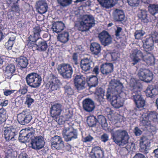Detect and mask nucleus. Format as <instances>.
Returning a JSON list of instances; mask_svg holds the SVG:
<instances>
[{"instance_id":"bf43d9fd","label":"nucleus","mask_w":158,"mask_h":158,"mask_svg":"<svg viewBox=\"0 0 158 158\" xmlns=\"http://www.w3.org/2000/svg\"><path fill=\"white\" fill-rule=\"evenodd\" d=\"M28 87L25 85L24 86H23L19 90V92L21 93L22 94L24 95L28 91Z\"/></svg>"},{"instance_id":"cd10ccee","label":"nucleus","mask_w":158,"mask_h":158,"mask_svg":"<svg viewBox=\"0 0 158 158\" xmlns=\"http://www.w3.org/2000/svg\"><path fill=\"white\" fill-rule=\"evenodd\" d=\"M114 19L116 22H124L125 17L123 10L116 9L114 16Z\"/></svg>"},{"instance_id":"49530a36","label":"nucleus","mask_w":158,"mask_h":158,"mask_svg":"<svg viewBox=\"0 0 158 158\" xmlns=\"http://www.w3.org/2000/svg\"><path fill=\"white\" fill-rule=\"evenodd\" d=\"M116 95L111 88L107 89L106 94V98L107 100L111 101L113 97Z\"/></svg>"},{"instance_id":"dca6fc26","label":"nucleus","mask_w":158,"mask_h":158,"mask_svg":"<svg viewBox=\"0 0 158 158\" xmlns=\"http://www.w3.org/2000/svg\"><path fill=\"white\" fill-rule=\"evenodd\" d=\"M89 158H103L104 152L101 147L97 146L92 148L89 153Z\"/></svg>"},{"instance_id":"6e6552de","label":"nucleus","mask_w":158,"mask_h":158,"mask_svg":"<svg viewBox=\"0 0 158 158\" xmlns=\"http://www.w3.org/2000/svg\"><path fill=\"white\" fill-rule=\"evenodd\" d=\"M69 127H65L63 130L62 134L65 141L69 142L77 138L78 132L77 129L73 128L70 130Z\"/></svg>"},{"instance_id":"393cba45","label":"nucleus","mask_w":158,"mask_h":158,"mask_svg":"<svg viewBox=\"0 0 158 158\" xmlns=\"http://www.w3.org/2000/svg\"><path fill=\"white\" fill-rule=\"evenodd\" d=\"M111 88L115 95L122 96L123 94H125L123 91L124 88L123 84L119 82L114 84Z\"/></svg>"},{"instance_id":"f257e3e1","label":"nucleus","mask_w":158,"mask_h":158,"mask_svg":"<svg viewBox=\"0 0 158 158\" xmlns=\"http://www.w3.org/2000/svg\"><path fill=\"white\" fill-rule=\"evenodd\" d=\"M35 131L32 127H27L23 129L19 132V139L23 143L29 142L30 140L31 148L35 150H39L44 145V138L42 136H34Z\"/></svg>"},{"instance_id":"f8f14e48","label":"nucleus","mask_w":158,"mask_h":158,"mask_svg":"<svg viewBox=\"0 0 158 158\" xmlns=\"http://www.w3.org/2000/svg\"><path fill=\"white\" fill-rule=\"evenodd\" d=\"M32 118L31 116L26 110L23 111L18 114L17 119L19 122L22 125H24L29 123Z\"/></svg>"},{"instance_id":"4d7b16f0","label":"nucleus","mask_w":158,"mask_h":158,"mask_svg":"<svg viewBox=\"0 0 158 158\" xmlns=\"http://www.w3.org/2000/svg\"><path fill=\"white\" fill-rule=\"evenodd\" d=\"M122 30L121 27H117V29L115 31V35L116 38L118 39L121 38L120 33Z\"/></svg>"},{"instance_id":"69168bd1","label":"nucleus","mask_w":158,"mask_h":158,"mask_svg":"<svg viewBox=\"0 0 158 158\" xmlns=\"http://www.w3.org/2000/svg\"><path fill=\"white\" fill-rule=\"evenodd\" d=\"M14 14L15 12L13 10L9 9L7 12V15L9 18L11 19L14 16Z\"/></svg>"},{"instance_id":"473e14b6","label":"nucleus","mask_w":158,"mask_h":158,"mask_svg":"<svg viewBox=\"0 0 158 158\" xmlns=\"http://www.w3.org/2000/svg\"><path fill=\"white\" fill-rule=\"evenodd\" d=\"M143 60L148 66L153 65L155 63V60L154 56L150 53L144 55Z\"/></svg>"},{"instance_id":"412c9836","label":"nucleus","mask_w":158,"mask_h":158,"mask_svg":"<svg viewBox=\"0 0 158 158\" xmlns=\"http://www.w3.org/2000/svg\"><path fill=\"white\" fill-rule=\"evenodd\" d=\"M73 116V114L71 113L69 110L66 111L64 115L59 116L56 119H54L59 125L64 124L66 121H68L71 119Z\"/></svg>"},{"instance_id":"ea45409f","label":"nucleus","mask_w":158,"mask_h":158,"mask_svg":"<svg viewBox=\"0 0 158 158\" xmlns=\"http://www.w3.org/2000/svg\"><path fill=\"white\" fill-rule=\"evenodd\" d=\"M105 90L101 87H97L95 90V94L97 95L98 98L102 101L104 99L105 95Z\"/></svg>"},{"instance_id":"774afa93","label":"nucleus","mask_w":158,"mask_h":158,"mask_svg":"<svg viewBox=\"0 0 158 158\" xmlns=\"http://www.w3.org/2000/svg\"><path fill=\"white\" fill-rule=\"evenodd\" d=\"M73 62L75 64H77L78 56L77 53H74L73 55Z\"/></svg>"},{"instance_id":"a878e982","label":"nucleus","mask_w":158,"mask_h":158,"mask_svg":"<svg viewBox=\"0 0 158 158\" xmlns=\"http://www.w3.org/2000/svg\"><path fill=\"white\" fill-rule=\"evenodd\" d=\"M64 27V24L62 21L54 22L52 24V29L53 32L58 33L63 31Z\"/></svg>"},{"instance_id":"2f4dec72","label":"nucleus","mask_w":158,"mask_h":158,"mask_svg":"<svg viewBox=\"0 0 158 158\" xmlns=\"http://www.w3.org/2000/svg\"><path fill=\"white\" fill-rule=\"evenodd\" d=\"M16 70V68L14 64H8L6 67L4 73L8 78H10L14 75Z\"/></svg>"},{"instance_id":"c9c22d12","label":"nucleus","mask_w":158,"mask_h":158,"mask_svg":"<svg viewBox=\"0 0 158 158\" xmlns=\"http://www.w3.org/2000/svg\"><path fill=\"white\" fill-rule=\"evenodd\" d=\"M87 82L90 88L95 87L98 84V78L97 76L92 75L89 77Z\"/></svg>"},{"instance_id":"a19ab883","label":"nucleus","mask_w":158,"mask_h":158,"mask_svg":"<svg viewBox=\"0 0 158 158\" xmlns=\"http://www.w3.org/2000/svg\"><path fill=\"white\" fill-rule=\"evenodd\" d=\"M87 123L89 127H93L96 126L97 123V119L95 116H94L88 117Z\"/></svg>"},{"instance_id":"72a5a7b5","label":"nucleus","mask_w":158,"mask_h":158,"mask_svg":"<svg viewBox=\"0 0 158 158\" xmlns=\"http://www.w3.org/2000/svg\"><path fill=\"white\" fill-rule=\"evenodd\" d=\"M48 46L47 41L43 40L36 44V50L39 52H44L47 49Z\"/></svg>"},{"instance_id":"aec40b11","label":"nucleus","mask_w":158,"mask_h":158,"mask_svg":"<svg viewBox=\"0 0 158 158\" xmlns=\"http://www.w3.org/2000/svg\"><path fill=\"white\" fill-rule=\"evenodd\" d=\"M144 56L141 51L137 49H135L131 55V57L133 63L132 64L135 65L140 61L141 59H143Z\"/></svg>"},{"instance_id":"1a4fd4ad","label":"nucleus","mask_w":158,"mask_h":158,"mask_svg":"<svg viewBox=\"0 0 158 158\" xmlns=\"http://www.w3.org/2000/svg\"><path fill=\"white\" fill-rule=\"evenodd\" d=\"M139 79L146 82H149L153 79V74L149 70L146 69H140L138 73Z\"/></svg>"},{"instance_id":"4c0bfd02","label":"nucleus","mask_w":158,"mask_h":158,"mask_svg":"<svg viewBox=\"0 0 158 158\" xmlns=\"http://www.w3.org/2000/svg\"><path fill=\"white\" fill-rule=\"evenodd\" d=\"M97 122L101 125L103 130H106L107 129L108 124L105 117L101 115H98L97 119Z\"/></svg>"},{"instance_id":"338daca9","label":"nucleus","mask_w":158,"mask_h":158,"mask_svg":"<svg viewBox=\"0 0 158 158\" xmlns=\"http://www.w3.org/2000/svg\"><path fill=\"white\" fill-rule=\"evenodd\" d=\"M134 132L135 135L136 136H139L142 134V131L139 129L138 127H135Z\"/></svg>"},{"instance_id":"052dcab7","label":"nucleus","mask_w":158,"mask_h":158,"mask_svg":"<svg viewBox=\"0 0 158 158\" xmlns=\"http://www.w3.org/2000/svg\"><path fill=\"white\" fill-rule=\"evenodd\" d=\"M94 138L92 136L90 135H89L83 138L82 140L84 142L86 143L91 141Z\"/></svg>"},{"instance_id":"7ed1b4c3","label":"nucleus","mask_w":158,"mask_h":158,"mask_svg":"<svg viewBox=\"0 0 158 158\" xmlns=\"http://www.w3.org/2000/svg\"><path fill=\"white\" fill-rule=\"evenodd\" d=\"M111 138L115 144L122 147L128 142L129 136L127 131L124 130H118L111 133Z\"/></svg>"},{"instance_id":"0eeeda50","label":"nucleus","mask_w":158,"mask_h":158,"mask_svg":"<svg viewBox=\"0 0 158 158\" xmlns=\"http://www.w3.org/2000/svg\"><path fill=\"white\" fill-rule=\"evenodd\" d=\"M59 73L64 78H70L73 72V70L70 64L63 63L59 65L57 68Z\"/></svg>"},{"instance_id":"20e7f679","label":"nucleus","mask_w":158,"mask_h":158,"mask_svg":"<svg viewBox=\"0 0 158 158\" xmlns=\"http://www.w3.org/2000/svg\"><path fill=\"white\" fill-rule=\"evenodd\" d=\"M132 86L131 89L132 91L134 101L136 106L138 108L143 107L145 105V101L142 97L141 91L139 90L140 87L137 85V83H135L133 85L130 84Z\"/></svg>"},{"instance_id":"5fc2aeb1","label":"nucleus","mask_w":158,"mask_h":158,"mask_svg":"<svg viewBox=\"0 0 158 158\" xmlns=\"http://www.w3.org/2000/svg\"><path fill=\"white\" fill-rule=\"evenodd\" d=\"M147 11L146 10H141L140 13L139 14V17L143 20L147 19Z\"/></svg>"},{"instance_id":"9d476101","label":"nucleus","mask_w":158,"mask_h":158,"mask_svg":"<svg viewBox=\"0 0 158 158\" xmlns=\"http://www.w3.org/2000/svg\"><path fill=\"white\" fill-rule=\"evenodd\" d=\"M114 69V65L111 63H103L100 66V71L104 77H109L111 76L113 72Z\"/></svg>"},{"instance_id":"4468645a","label":"nucleus","mask_w":158,"mask_h":158,"mask_svg":"<svg viewBox=\"0 0 158 158\" xmlns=\"http://www.w3.org/2000/svg\"><path fill=\"white\" fill-rule=\"evenodd\" d=\"M98 37L101 43L104 46L109 45L112 42V38L108 32L104 30L99 34Z\"/></svg>"},{"instance_id":"680f3d73","label":"nucleus","mask_w":158,"mask_h":158,"mask_svg":"<svg viewBox=\"0 0 158 158\" xmlns=\"http://www.w3.org/2000/svg\"><path fill=\"white\" fill-rule=\"evenodd\" d=\"M144 44L150 45H153L154 40L152 38L149 37L146 38Z\"/></svg>"},{"instance_id":"de8ad7c7","label":"nucleus","mask_w":158,"mask_h":158,"mask_svg":"<svg viewBox=\"0 0 158 158\" xmlns=\"http://www.w3.org/2000/svg\"><path fill=\"white\" fill-rule=\"evenodd\" d=\"M34 102V100L31 98V96L29 94H27L25 96V101L24 104L29 107Z\"/></svg>"},{"instance_id":"7c9ffc66","label":"nucleus","mask_w":158,"mask_h":158,"mask_svg":"<svg viewBox=\"0 0 158 158\" xmlns=\"http://www.w3.org/2000/svg\"><path fill=\"white\" fill-rule=\"evenodd\" d=\"M16 61L19 67L23 69L27 68L28 64V61L27 58L24 56H21L16 58Z\"/></svg>"},{"instance_id":"09e8293b","label":"nucleus","mask_w":158,"mask_h":158,"mask_svg":"<svg viewBox=\"0 0 158 158\" xmlns=\"http://www.w3.org/2000/svg\"><path fill=\"white\" fill-rule=\"evenodd\" d=\"M58 4L60 6L65 7L71 4L72 0H57Z\"/></svg>"},{"instance_id":"6e6d98bb","label":"nucleus","mask_w":158,"mask_h":158,"mask_svg":"<svg viewBox=\"0 0 158 158\" xmlns=\"http://www.w3.org/2000/svg\"><path fill=\"white\" fill-rule=\"evenodd\" d=\"M153 45H151L149 44H144L143 45V47L145 51L148 52L153 50Z\"/></svg>"},{"instance_id":"f3484780","label":"nucleus","mask_w":158,"mask_h":158,"mask_svg":"<svg viewBox=\"0 0 158 158\" xmlns=\"http://www.w3.org/2000/svg\"><path fill=\"white\" fill-rule=\"evenodd\" d=\"M49 83V89L53 91L57 90L59 88L61 82L56 75L52 74Z\"/></svg>"},{"instance_id":"a211bd4d","label":"nucleus","mask_w":158,"mask_h":158,"mask_svg":"<svg viewBox=\"0 0 158 158\" xmlns=\"http://www.w3.org/2000/svg\"><path fill=\"white\" fill-rule=\"evenodd\" d=\"M82 105L84 110L88 112L92 111L95 107L94 101L89 98L84 99L82 101Z\"/></svg>"},{"instance_id":"79ce46f5","label":"nucleus","mask_w":158,"mask_h":158,"mask_svg":"<svg viewBox=\"0 0 158 158\" xmlns=\"http://www.w3.org/2000/svg\"><path fill=\"white\" fill-rule=\"evenodd\" d=\"M148 8L149 12L152 15H154L158 13V5L150 4Z\"/></svg>"},{"instance_id":"423d86ee","label":"nucleus","mask_w":158,"mask_h":158,"mask_svg":"<svg viewBox=\"0 0 158 158\" xmlns=\"http://www.w3.org/2000/svg\"><path fill=\"white\" fill-rule=\"evenodd\" d=\"M158 114L155 111H151L149 113H143L140 118L141 123L144 126H150L152 121L153 122L157 120Z\"/></svg>"},{"instance_id":"39448f33","label":"nucleus","mask_w":158,"mask_h":158,"mask_svg":"<svg viewBox=\"0 0 158 158\" xmlns=\"http://www.w3.org/2000/svg\"><path fill=\"white\" fill-rule=\"evenodd\" d=\"M27 85L32 88L39 87L42 79L41 76L36 73L32 72L27 74L25 78Z\"/></svg>"},{"instance_id":"4be33fe9","label":"nucleus","mask_w":158,"mask_h":158,"mask_svg":"<svg viewBox=\"0 0 158 158\" xmlns=\"http://www.w3.org/2000/svg\"><path fill=\"white\" fill-rule=\"evenodd\" d=\"M36 8L38 13L41 14H44L47 11L48 5L44 1L40 0L37 2Z\"/></svg>"},{"instance_id":"0e129e2a","label":"nucleus","mask_w":158,"mask_h":158,"mask_svg":"<svg viewBox=\"0 0 158 158\" xmlns=\"http://www.w3.org/2000/svg\"><path fill=\"white\" fill-rule=\"evenodd\" d=\"M15 91L14 90L5 89L4 90L3 94L4 95L7 96L14 93Z\"/></svg>"},{"instance_id":"c85d7f7f","label":"nucleus","mask_w":158,"mask_h":158,"mask_svg":"<svg viewBox=\"0 0 158 158\" xmlns=\"http://www.w3.org/2000/svg\"><path fill=\"white\" fill-rule=\"evenodd\" d=\"M90 49L92 54L95 56H98L101 52V47L99 44L93 42L90 44Z\"/></svg>"},{"instance_id":"ddd939ff","label":"nucleus","mask_w":158,"mask_h":158,"mask_svg":"<svg viewBox=\"0 0 158 158\" xmlns=\"http://www.w3.org/2000/svg\"><path fill=\"white\" fill-rule=\"evenodd\" d=\"M86 79L81 75H76L74 79V82L75 86L78 90H81L85 88Z\"/></svg>"},{"instance_id":"864d4df0","label":"nucleus","mask_w":158,"mask_h":158,"mask_svg":"<svg viewBox=\"0 0 158 158\" xmlns=\"http://www.w3.org/2000/svg\"><path fill=\"white\" fill-rule=\"evenodd\" d=\"M127 2L131 6H136L139 5L140 0H127Z\"/></svg>"},{"instance_id":"e433bc0d","label":"nucleus","mask_w":158,"mask_h":158,"mask_svg":"<svg viewBox=\"0 0 158 158\" xmlns=\"http://www.w3.org/2000/svg\"><path fill=\"white\" fill-rule=\"evenodd\" d=\"M69 35L68 32L64 31L58 34L57 39L61 43H65L69 40Z\"/></svg>"},{"instance_id":"c756f323","label":"nucleus","mask_w":158,"mask_h":158,"mask_svg":"<svg viewBox=\"0 0 158 158\" xmlns=\"http://www.w3.org/2000/svg\"><path fill=\"white\" fill-rule=\"evenodd\" d=\"M146 96L147 97L152 98L158 94L157 89L152 85H149L145 91Z\"/></svg>"},{"instance_id":"5701e85b","label":"nucleus","mask_w":158,"mask_h":158,"mask_svg":"<svg viewBox=\"0 0 158 158\" xmlns=\"http://www.w3.org/2000/svg\"><path fill=\"white\" fill-rule=\"evenodd\" d=\"M123 98L121 96L116 95L113 97L111 104L112 106L116 108H119L123 106Z\"/></svg>"},{"instance_id":"f704fd0d","label":"nucleus","mask_w":158,"mask_h":158,"mask_svg":"<svg viewBox=\"0 0 158 158\" xmlns=\"http://www.w3.org/2000/svg\"><path fill=\"white\" fill-rule=\"evenodd\" d=\"M118 0H97L99 4L103 7H108L110 6H113Z\"/></svg>"},{"instance_id":"bb28decb","label":"nucleus","mask_w":158,"mask_h":158,"mask_svg":"<svg viewBox=\"0 0 158 158\" xmlns=\"http://www.w3.org/2000/svg\"><path fill=\"white\" fill-rule=\"evenodd\" d=\"M92 61L88 58L82 59L81 61L80 66L81 68L85 72L89 71L91 67Z\"/></svg>"},{"instance_id":"c03bdc74","label":"nucleus","mask_w":158,"mask_h":158,"mask_svg":"<svg viewBox=\"0 0 158 158\" xmlns=\"http://www.w3.org/2000/svg\"><path fill=\"white\" fill-rule=\"evenodd\" d=\"M35 43L31 42V40L27 38L26 40L25 46L30 49H31L33 51L36 50V44Z\"/></svg>"},{"instance_id":"e2e57ef3","label":"nucleus","mask_w":158,"mask_h":158,"mask_svg":"<svg viewBox=\"0 0 158 158\" xmlns=\"http://www.w3.org/2000/svg\"><path fill=\"white\" fill-rule=\"evenodd\" d=\"M109 139V136L106 133H104L101 136V141L104 142L107 141Z\"/></svg>"},{"instance_id":"f03ea898","label":"nucleus","mask_w":158,"mask_h":158,"mask_svg":"<svg viewBox=\"0 0 158 158\" xmlns=\"http://www.w3.org/2000/svg\"><path fill=\"white\" fill-rule=\"evenodd\" d=\"M95 21L94 18L92 15H84L81 18L79 23L76 24L75 26L79 31L86 32L94 26Z\"/></svg>"},{"instance_id":"a18cd8bd","label":"nucleus","mask_w":158,"mask_h":158,"mask_svg":"<svg viewBox=\"0 0 158 158\" xmlns=\"http://www.w3.org/2000/svg\"><path fill=\"white\" fill-rule=\"evenodd\" d=\"M64 94L68 98L73 94L74 93V90L70 86L65 85L64 87Z\"/></svg>"},{"instance_id":"603ef678","label":"nucleus","mask_w":158,"mask_h":158,"mask_svg":"<svg viewBox=\"0 0 158 158\" xmlns=\"http://www.w3.org/2000/svg\"><path fill=\"white\" fill-rule=\"evenodd\" d=\"M19 0H17L15 3H13V5L11 6V9L14 10V12H19L20 10L19 5L16 4Z\"/></svg>"},{"instance_id":"8fccbe9b","label":"nucleus","mask_w":158,"mask_h":158,"mask_svg":"<svg viewBox=\"0 0 158 158\" xmlns=\"http://www.w3.org/2000/svg\"><path fill=\"white\" fill-rule=\"evenodd\" d=\"M27 38L31 40V42L35 43L39 39H41L40 38V35L35 34L34 33L33 35H30Z\"/></svg>"},{"instance_id":"b1692460","label":"nucleus","mask_w":158,"mask_h":158,"mask_svg":"<svg viewBox=\"0 0 158 158\" xmlns=\"http://www.w3.org/2000/svg\"><path fill=\"white\" fill-rule=\"evenodd\" d=\"M150 142L149 140L145 137H142L140 140V146L141 151L147 153L150 145Z\"/></svg>"},{"instance_id":"13d9d810","label":"nucleus","mask_w":158,"mask_h":158,"mask_svg":"<svg viewBox=\"0 0 158 158\" xmlns=\"http://www.w3.org/2000/svg\"><path fill=\"white\" fill-rule=\"evenodd\" d=\"M41 31V30L39 26H35L33 29V32L35 34L40 35Z\"/></svg>"},{"instance_id":"6ab92c4d","label":"nucleus","mask_w":158,"mask_h":158,"mask_svg":"<svg viewBox=\"0 0 158 158\" xmlns=\"http://www.w3.org/2000/svg\"><path fill=\"white\" fill-rule=\"evenodd\" d=\"M62 105L56 103L52 105L50 108V115L53 119H56L59 117L62 111Z\"/></svg>"},{"instance_id":"3c124183","label":"nucleus","mask_w":158,"mask_h":158,"mask_svg":"<svg viewBox=\"0 0 158 158\" xmlns=\"http://www.w3.org/2000/svg\"><path fill=\"white\" fill-rule=\"evenodd\" d=\"M144 32L142 30L136 31L135 33V36L136 39H140L142 38L144 34Z\"/></svg>"},{"instance_id":"37998d69","label":"nucleus","mask_w":158,"mask_h":158,"mask_svg":"<svg viewBox=\"0 0 158 158\" xmlns=\"http://www.w3.org/2000/svg\"><path fill=\"white\" fill-rule=\"evenodd\" d=\"M15 40V37L13 36L10 37L7 42L5 44V47L8 50H11Z\"/></svg>"},{"instance_id":"9b49d317","label":"nucleus","mask_w":158,"mask_h":158,"mask_svg":"<svg viewBox=\"0 0 158 158\" xmlns=\"http://www.w3.org/2000/svg\"><path fill=\"white\" fill-rule=\"evenodd\" d=\"M51 146L53 149L57 150L62 149L64 147V142L62 138L58 135H55L50 140Z\"/></svg>"},{"instance_id":"58836bf2","label":"nucleus","mask_w":158,"mask_h":158,"mask_svg":"<svg viewBox=\"0 0 158 158\" xmlns=\"http://www.w3.org/2000/svg\"><path fill=\"white\" fill-rule=\"evenodd\" d=\"M6 111L3 108L0 109V124L5 123L7 119Z\"/></svg>"},{"instance_id":"2eb2a0df","label":"nucleus","mask_w":158,"mask_h":158,"mask_svg":"<svg viewBox=\"0 0 158 158\" xmlns=\"http://www.w3.org/2000/svg\"><path fill=\"white\" fill-rule=\"evenodd\" d=\"M17 132L15 128L12 127H5L3 131V135L7 141L10 140H15V137L17 135Z\"/></svg>"}]
</instances>
